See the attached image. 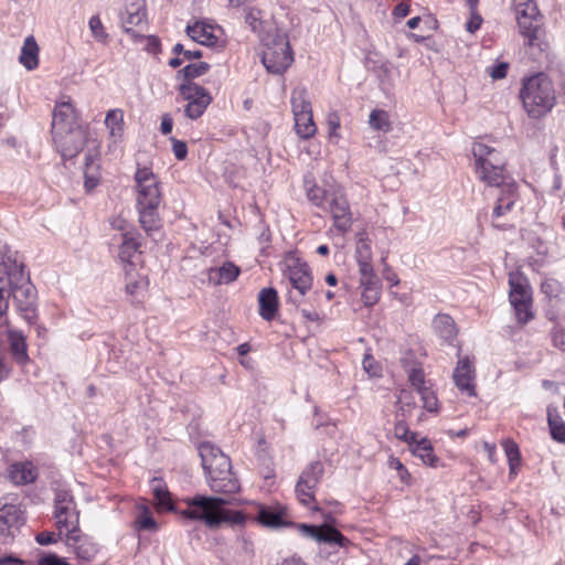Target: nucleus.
I'll return each instance as SVG.
<instances>
[{
  "instance_id": "f257e3e1",
  "label": "nucleus",
  "mask_w": 565,
  "mask_h": 565,
  "mask_svg": "<svg viewBox=\"0 0 565 565\" xmlns=\"http://www.w3.org/2000/svg\"><path fill=\"white\" fill-rule=\"evenodd\" d=\"M476 173L480 181L489 186L501 188V194L498 196L492 211V225L495 228L507 230L504 223L499 220L512 210L516 200V184L514 180L505 172L504 161L500 153L494 149L481 142H475L472 146Z\"/></svg>"
},
{
  "instance_id": "f03ea898",
  "label": "nucleus",
  "mask_w": 565,
  "mask_h": 565,
  "mask_svg": "<svg viewBox=\"0 0 565 565\" xmlns=\"http://www.w3.org/2000/svg\"><path fill=\"white\" fill-rule=\"evenodd\" d=\"M13 298L18 309L26 320L35 317L36 291L24 273L22 263H18L12 254H7L0 263V318L9 308V299Z\"/></svg>"
},
{
  "instance_id": "7ed1b4c3",
  "label": "nucleus",
  "mask_w": 565,
  "mask_h": 565,
  "mask_svg": "<svg viewBox=\"0 0 565 565\" xmlns=\"http://www.w3.org/2000/svg\"><path fill=\"white\" fill-rule=\"evenodd\" d=\"M186 508L180 514L186 519L203 521L210 529H215L222 523L243 524L245 515L241 511L224 509L232 501L222 497L194 495L185 500Z\"/></svg>"
},
{
  "instance_id": "20e7f679",
  "label": "nucleus",
  "mask_w": 565,
  "mask_h": 565,
  "mask_svg": "<svg viewBox=\"0 0 565 565\" xmlns=\"http://www.w3.org/2000/svg\"><path fill=\"white\" fill-rule=\"evenodd\" d=\"M202 467L212 491L223 494H233L239 491L238 480L232 472L230 458L211 443L199 446Z\"/></svg>"
},
{
  "instance_id": "39448f33",
  "label": "nucleus",
  "mask_w": 565,
  "mask_h": 565,
  "mask_svg": "<svg viewBox=\"0 0 565 565\" xmlns=\"http://www.w3.org/2000/svg\"><path fill=\"white\" fill-rule=\"evenodd\" d=\"M520 97L526 114L534 119L544 117L556 104L554 85L544 73L524 78Z\"/></svg>"
},
{
  "instance_id": "423d86ee",
  "label": "nucleus",
  "mask_w": 565,
  "mask_h": 565,
  "mask_svg": "<svg viewBox=\"0 0 565 565\" xmlns=\"http://www.w3.org/2000/svg\"><path fill=\"white\" fill-rule=\"evenodd\" d=\"M262 62L271 74H282L294 62L288 36L276 31L268 34Z\"/></svg>"
},
{
  "instance_id": "0eeeda50",
  "label": "nucleus",
  "mask_w": 565,
  "mask_h": 565,
  "mask_svg": "<svg viewBox=\"0 0 565 565\" xmlns=\"http://www.w3.org/2000/svg\"><path fill=\"white\" fill-rule=\"evenodd\" d=\"M509 284V299L516 319L520 323H527L533 319L531 289L522 276L510 275Z\"/></svg>"
},
{
  "instance_id": "6e6552de",
  "label": "nucleus",
  "mask_w": 565,
  "mask_h": 565,
  "mask_svg": "<svg viewBox=\"0 0 565 565\" xmlns=\"http://www.w3.org/2000/svg\"><path fill=\"white\" fill-rule=\"evenodd\" d=\"M323 472L324 469L322 462L313 461L309 463L301 472L295 488L296 497L299 502L313 511L320 510L317 505L311 507L310 504L315 502V491L323 476Z\"/></svg>"
},
{
  "instance_id": "1a4fd4ad",
  "label": "nucleus",
  "mask_w": 565,
  "mask_h": 565,
  "mask_svg": "<svg viewBox=\"0 0 565 565\" xmlns=\"http://www.w3.org/2000/svg\"><path fill=\"white\" fill-rule=\"evenodd\" d=\"M179 93L188 102L184 114L190 119L200 118L213 100L206 88L191 81L180 84Z\"/></svg>"
},
{
  "instance_id": "9d476101",
  "label": "nucleus",
  "mask_w": 565,
  "mask_h": 565,
  "mask_svg": "<svg viewBox=\"0 0 565 565\" xmlns=\"http://www.w3.org/2000/svg\"><path fill=\"white\" fill-rule=\"evenodd\" d=\"M137 206H159L161 191L159 180L149 168H139L135 173Z\"/></svg>"
},
{
  "instance_id": "9b49d317",
  "label": "nucleus",
  "mask_w": 565,
  "mask_h": 565,
  "mask_svg": "<svg viewBox=\"0 0 565 565\" xmlns=\"http://www.w3.org/2000/svg\"><path fill=\"white\" fill-rule=\"evenodd\" d=\"M323 211L330 213L333 226L338 232L344 234L351 230L353 223L352 212L342 188L337 186L333 189V193H331V198L327 203V209H323Z\"/></svg>"
},
{
  "instance_id": "f8f14e48",
  "label": "nucleus",
  "mask_w": 565,
  "mask_h": 565,
  "mask_svg": "<svg viewBox=\"0 0 565 565\" xmlns=\"http://www.w3.org/2000/svg\"><path fill=\"white\" fill-rule=\"evenodd\" d=\"M54 518L60 532H68L78 527L79 515L73 495L66 490H58L55 494Z\"/></svg>"
},
{
  "instance_id": "ddd939ff",
  "label": "nucleus",
  "mask_w": 565,
  "mask_h": 565,
  "mask_svg": "<svg viewBox=\"0 0 565 565\" xmlns=\"http://www.w3.org/2000/svg\"><path fill=\"white\" fill-rule=\"evenodd\" d=\"M286 275L291 287L298 292V296H296L292 291H289L288 300L294 305H299L300 298L303 297L312 286L311 270L306 263L299 259H292L287 266Z\"/></svg>"
},
{
  "instance_id": "4468645a",
  "label": "nucleus",
  "mask_w": 565,
  "mask_h": 565,
  "mask_svg": "<svg viewBox=\"0 0 565 565\" xmlns=\"http://www.w3.org/2000/svg\"><path fill=\"white\" fill-rule=\"evenodd\" d=\"M120 22L124 31L137 40L140 36L135 28L142 30L146 24V2L145 0H125L124 11L120 13Z\"/></svg>"
},
{
  "instance_id": "2eb2a0df",
  "label": "nucleus",
  "mask_w": 565,
  "mask_h": 565,
  "mask_svg": "<svg viewBox=\"0 0 565 565\" xmlns=\"http://www.w3.org/2000/svg\"><path fill=\"white\" fill-rule=\"evenodd\" d=\"M296 526L301 535L320 543L337 544L341 547H345L350 544L349 539H347L339 530L327 524L316 526L301 523Z\"/></svg>"
},
{
  "instance_id": "dca6fc26",
  "label": "nucleus",
  "mask_w": 565,
  "mask_h": 565,
  "mask_svg": "<svg viewBox=\"0 0 565 565\" xmlns=\"http://www.w3.org/2000/svg\"><path fill=\"white\" fill-rule=\"evenodd\" d=\"M457 388L472 397L476 396V369L475 360L470 356L460 358L452 374Z\"/></svg>"
},
{
  "instance_id": "f3484780",
  "label": "nucleus",
  "mask_w": 565,
  "mask_h": 565,
  "mask_svg": "<svg viewBox=\"0 0 565 565\" xmlns=\"http://www.w3.org/2000/svg\"><path fill=\"white\" fill-rule=\"evenodd\" d=\"M77 127L81 126L71 102L57 103L52 116V135H63Z\"/></svg>"
},
{
  "instance_id": "a211bd4d",
  "label": "nucleus",
  "mask_w": 565,
  "mask_h": 565,
  "mask_svg": "<svg viewBox=\"0 0 565 565\" xmlns=\"http://www.w3.org/2000/svg\"><path fill=\"white\" fill-rule=\"evenodd\" d=\"M53 139L62 157L64 159H71L83 149L86 136L85 131L81 127H77L63 135H53Z\"/></svg>"
},
{
  "instance_id": "6ab92c4d",
  "label": "nucleus",
  "mask_w": 565,
  "mask_h": 565,
  "mask_svg": "<svg viewBox=\"0 0 565 565\" xmlns=\"http://www.w3.org/2000/svg\"><path fill=\"white\" fill-rule=\"evenodd\" d=\"M65 543L78 558L84 561H90L97 553L96 545L81 532L79 527L65 533Z\"/></svg>"
},
{
  "instance_id": "aec40b11",
  "label": "nucleus",
  "mask_w": 565,
  "mask_h": 565,
  "mask_svg": "<svg viewBox=\"0 0 565 565\" xmlns=\"http://www.w3.org/2000/svg\"><path fill=\"white\" fill-rule=\"evenodd\" d=\"M257 509L256 519L263 526L277 529L291 525L290 522L285 520L286 509L279 504H259Z\"/></svg>"
},
{
  "instance_id": "412c9836",
  "label": "nucleus",
  "mask_w": 565,
  "mask_h": 565,
  "mask_svg": "<svg viewBox=\"0 0 565 565\" xmlns=\"http://www.w3.org/2000/svg\"><path fill=\"white\" fill-rule=\"evenodd\" d=\"M140 248V242L137 238L136 233L126 232L122 234V242L119 246L118 257L121 262L124 269L136 268L138 258V250Z\"/></svg>"
},
{
  "instance_id": "4be33fe9",
  "label": "nucleus",
  "mask_w": 565,
  "mask_h": 565,
  "mask_svg": "<svg viewBox=\"0 0 565 565\" xmlns=\"http://www.w3.org/2000/svg\"><path fill=\"white\" fill-rule=\"evenodd\" d=\"M213 25L196 21L186 26V34L195 42L205 46H216L218 36L215 34Z\"/></svg>"
},
{
  "instance_id": "5701e85b",
  "label": "nucleus",
  "mask_w": 565,
  "mask_h": 565,
  "mask_svg": "<svg viewBox=\"0 0 565 565\" xmlns=\"http://www.w3.org/2000/svg\"><path fill=\"white\" fill-rule=\"evenodd\" d=\"M239 268L231 262H225L220 267L207 269L206 276L211 285H226L233 282L239 275Z\"/></svg>"
},
{
  "instance_id": "b1692460",
  "label": "nucleus",
  "mask_w": 565,
  "mask_h": 565,
  "mask_svg": "<svg viewBox=\"0 0 565 565\" xmlns=\"http://www.w3.org/2000/svg\"><path fill=\"white\" fill-rule=\"evenodd\" d=\"M139 213V223L145 232L154 237L160 233L161 220L159 217V206H137Z\"/></svg>"
},
{
  "instance_id": "393cba45",
  "label": "nucleus",
  "mask_w": 565,
  "mask_h": 565,
  "mask_svg": "<svg viewBox=\"0 0 565 565\" xmlns=\"http://www.w3.org/2000/svg\"><path fill=\"white\" fill-rule=\"evenodd\" d=\"M9 349L13 360L19 365H24L29 362L28 344L25 337L15 330H8Z\"/></svg>"
},
{
  "instance_id": "a878e982",
  "label": "nucleus",
  "mask_w": 565,
  "mask_h": 565,
  "mask_svg": "<svg viewBox=\"0 0 565 565\" xmlns=\"http://www.w3.org/2000/svg\"><path fill=\"white\" fill-rule=\"evenodd\" d=\"M259 315L263 319L270 321L278 309V295L274 288H263L258 295Z\"/></svg>"
},
{
  "instance_id": "bb28decb",
  "label": "nucleus",
  "mask_w": 565,
  "mask_h": 565,
  "mask_svg": "<svg viewBox=\"0 0 565 565\" xmlns=\"http://www.w3.org/2000/svg\"><path fill=\"white\" fill-rule=\"evenodd\" d=\"M435 333L445 342H452L457 335V328L454 319L449 315L439 313L433 320Z\"/></svg>"
},
{
  "instance_id": "cd10ccee",
  "label": "nucleus",
  "mask_w": 565,
  "mask_h": 565,
  "mask_svg": "<svg viewBox=\"0 0 565 565\" xmlns=\"http://www.w3.org/2000/svg\"><path fill=\"white\" fill-rule=\"evenodd\" d=\"M8 475L9 479L18 486L31 483L36 479V470L31 462L11 465Z\"/></svg>"
},
{
  "instance_id": "c85d7f7f",
  "label": "nucleus",
  "mask_w": 565,
  "mask_h": 565,
  "mask_svg": "<svg viewBox=\"0 0 565 565\" xmlns=\"http://www.w3.org/2000/svg\"><path fill=\"white\" fill-rule=\"evenodd\" d=\"M19 61L28 71H33L39 66V45L33 35H29L24 40Z\"/></svg>"
},
{
  "instance_id": "c756f323",
  "label": "nucleus",
  "mask_w": 565,
  "mask_h": 565,
  "mask_svg": "<svg viewBox=\"0 0 565 565\" xmlns=\"http://www.w3.org/2000/svg\"><path fill=\"white\" fill-rule=\"evenodd\" d=\"M305 188L308 200L320 209H327V203L331 198V193H333V189L337 186H330L329 189H323L318 186L313 181L308 179L305 180Z\"/></svg>"
},
{
  "instance_id": "7c9ffc66",
  "label": "nucleus",
  "mask_w": 565,
  "mask_h": 565,
  "mask_svg": "<svg viewBox=\"0 0 565 565\" xmlns=\"http://www.w3.org/2000/svg\"><path fill=\"white\" fill-rule=\"evenodd\" d=\"M151 492L154 498L156 508L159 511H171L173 510V503L170 498V493L162 482V480L158 478H153L150 481Z\"/></svg>"
},
{
  "instance_id": "2f4dec72",
  "label": "nucleus",
  "mask_w": 565,
  "mask_h": 565,
  "mask_svg": "<svg viewBox=\"0 0 565 565\" xmlns=\"http://www.w3.org/2000/svg\"><path fill=\"white\" fill-rule=\"evenodd\" d=\"M292 114L300 116L302 114H312L311 103L308 98V92L305 87H296L291 92Z\"/></svg>"
},
{
  "instance_id": "473e14b6",
  "label": "nucleus",
  "mask_w": 565,
  "mask_h": 565,
  "mask_svg": "<svg viewBox=\"0 0 565 565\" xmlns=\"http://www.w3.org/2000/svg\"><path fill=\"white\" fill-rule=\"evenodd\" d=\"M105 126L115 141L121 138L124 131V111L119 108L110 109L106 114Z\"/></svg>"
},
{
  "instance_id": "72a5a7b5",
  "label": "nucleus",
  "mask_w": 565,
  "mask_h": 565,
  "mask_svg": "<svg viewBox=\"0 0 565 565\" xmlns=\"http://www.w3.org/2000/svg\"><path fill=\"white\" fill-rule=\"evenodd\" d=\"M403 366L408 374V380L417 391L428 387L425 382V374L422 364L415 361H403Z\"/></svg>"
},
{
  "instance_id": "f704fd0d",
  "label": "nucleus",
  "mask_w": 565,
  "mask_h": 565,
  "mask_svg": "<svg viewBox=\"0 0 565 565\" xmlns=\"http://www.w3.org/2000/svg\"><path fill=\"white\" fill-rule=\"evenodd\" d=\"M413 445L414 456L418 457L423 461V463L428 465L430 467L437 466L438 459L434 455L433 446L427 439L424 438L420 441L416 439V441Z\"/></svg>"
},
{
  "instance_id": "c9c22d12",
  "label": "nucleus",
  "mask_w": 565,
  "mask_h": 565,
  "mask_svg": "<svg viewBox=\"0 0 565 565\" xmlns=\"http://www.w3.org/2000/svg\"><path fill=\"white\" fill-rule=\"evenodd\" d=\"M295 129L297 135L302 139H309L315 136L317 131L312 114H302L295 116Z\"/></svg>"
},
{
  "instance_id": "e433bc0d",
  "label": "nucleus",
  "mask_w": 565,
  "mask_h": 565,
  "mask_svg": "<svg viewBox=\"0 0 565 565\" xmlns=\"http://www.w3.org/2000/svg\"><path fill=\"white\" fill-rule=\"evenodd\" d=\"M124 270H125L126 280H127L126 292L128 295L135 296L140 290H143L147 287V285H148L147 279L142 275L137 273L136 268L124 269Z\"/></svg>"
},
{
  "instance_id": "4c0bfd02",
  "label": "nucleus",
  "mask_w": 565,
  "mask_h": 565,
  "mask_svg": "<svg viewBox=\"0 0 565 565\" xmlns=\"http://www.w3.org/2000/svg\"><path fill=\"white\" fill-rule=\"evenodd\" d=\"M138 514L136 518V524L139 530L154 532L158 530V524L153 519L149 507L145 503L137 507Z\"/></svg>"
},
{
  "instance_id": "58836bf2",
  "label": "nucleus",
  "mask_w": 565,
  "mask_h": 565,
  "mask_svg": "<svg viewBox=\"0 0 565 565\" xmlns=\"http://www.w3.org/2000/svg\"><path fill=\"white\" fill-rule=\"evenodd\" d=\"M540 21L541 18H527L525 19V23H518L521 34L524 35V38L527 39L529 45H534L535 42L539 40L540 35Z\"/></svg>"
},
{
  "instance_id": "ea45409f",
  "label": "nucleus",
  "mask_w": 565,
  "mask_h": 565,
  "mask_svg": "<svg viewBox=\"0 0 565 565\" xmlns=\"http://www.w3.org/2000/svg\"><path fill=\"white\" fill-rule=\"evenodd\" d=\"M515 11L518 23L524 24L525 19L527 18H541L536 2L534 0H526L525 2L518 3Z\"/></svg>"
},
{
  "instance_id": "a19ab883",
  "label": "nucleus",
  "mask_w": 565,
  "mask_h": 565,
  "mask_svg": "<svg viewBox=\"0 0 565 565\" xmlns=\"http://www.w3.org/2000/svg\"><path fill=\"white\" fill-rule=\"evenodd\" d=\"M369 124L375 130L388 131L391 129L390 117L385 110L374 109L370 114Z\"/></svg>"
},
{
  "instance_id": "79ce46f5",
  "label": "nucleus",
  "mask_w": 565,
  "mask_h": 565,
  "mask_svg": "<svg viewBox=\"0 0 565 565\" xmlns=\"http://www.w3.org/2000/svg\"><path fill=\"white\" fill-rule=\"evenodd\" d=\"M210 70V65L205 62L189 64L179 71V76H183L185 82L204 75Z\"/></svg>"
},
{
  "instance_id": "37998d69",
  "label": "nucleus",
  "mask_w": 565,
  "mask_h": 565,
  "mask_svg": "<svg viewBox=\"0 0 565 565\" xmlns=\"http://www.w3.org/2000/svg\"><path fill=\"white\" fill-rule=\"evenodd\" d=\"M88 28L92 32L93 38L100 43L108 42V33L106 32L100 18L98 15H93L88 21Z\"/></svg>"
},
{
  "instance_id": "c03bdc74",
  "label": "nucleus",
  "mask_w": 565,
  "mask_h": 565,
  "mask_svg": "<svg viewBox=\"0 0 565 565\" xmlns=\"http://www.w3.org/2000/svg\"><path fill=\"white\" fill-rule=\"evenodd\" d=\"M355 258L356 260H372L371 241L363 234L359 236L356 242Z\"/></svg>"
},
{
  "instance_id": "a18cd8bd",
  "label": "nucleus",
  "mask_w": 565,
  "mask_h": 565,
  "mask_svg": "<svg viewBox=\"0 0 565 565\" xmlns=\"http://www.w3.org/2000/svg\"><path fill=\"white\" fill-rule=\"evenodd\" d=\"M547 420L552 438L558 443H565V423L553 417L551 413H548Z\"/></svg>"
},
{
  "instance_id": "49530a36",
  "label": "nucleus",
  "mask_w": 565,
  "mask_h": 565,
  "mask_svg": "<svg viewBox=\"0 0 565 565\" xmlns=\"http://www.w3.org/2000/svg\"><path fill=\"white\" fill-rule=\"evenodd\" d=\"M422 401L423 407L428 412H437L438 409V399L436 393L431 390V387L423 388L418 392Z\"/></svg>"
},
{
  "instance_id": "de8ad7c7",
  "label": "nucleus",
  "mask_w": 565,
  "mask_h": 565,
  "mask_svg": "<svg viewBox=\"0 0 565 565\" xmlns=\"http://www.w3.org/2000/svg\"><path fill=\"white\" fill-rule=\"evenodd\" d=\"M394 435L396 438L413 445L417 439L416 433H411L404 420H397L394 426Z\"/></svg>"
},
{
  "instance_id": "09e8293b",
  "label": "nucleus",
  "mask_w": 565,
  "mask_h": 565,
  "mask_svg": "<svg viewBox=\"0 0 565 565\" xmlns=\"http://www.w3.org/2000/svg\"><path fill=\"white\" fill-rule=\"evenodd\" d=\"M145 42L143 50H146L148 53L151 54H158L161 49V42L159 38L154 35L145 36L140 34V36L137 40H134V42Z\"/></svg>"
},
{
  "instance_id": "8fccbe9b",
  "label": "nucleus",
  "mask_w": 565,
  "mask_h": 565,
  "mask_svg": "<svg viewBox=\"0 0 565 565\" xmlns=\"http://www.w3.org/2000/svg\"><path fill=\"white\" fill-rule=\"evenodd\" d=\"M397 403L399 404V411L403 416L415 407V402L411 392L405 390L401 391Z\"/></svg>"
},
{
  "instance_id": "3c124183",
  "label": "nucleus",
  "mask_w": 565,
  "mask_h": 565,
  "mask_svg": "<svg viewBox=\"0 0 565 565\" xmlns=\"http://www.w3.org/2000/svg\"><path fill=\"white\" fill-rule=\"evenodd\" d=\"M381 296V288H365L362 290V301L366 307L374 306Z\"/></svg>"
},
{
  "instance_id": "603ef678",
  "label": "nucleus",
  "mask_w": 565,
  "mask_h": 565,
  "mask_svg": "<svg viewBox=\"0 0 565 565\" xmlns=\"http://www.w3.org/2000/svg\"><path fill=\"white\" fill-rule=\"evenodd\" d=\"M63 532L56 534L55 532H40L35 536V541L40 545H50L56 543L62 537Z\"/></svg>"
},
{
  "instance_id": "864d4df0",
  "label": "nucleus",
  "mask_w": 565,
  "mask_h": 565,
  "mask_svg": "<svg viewBox=\"0 0 565 565\" xmlns=\"http://www.w3.org/2000/svg\"><path fill=\"white\" fill-rule=\"evenodd\" d=\"M38 565H70L64 558L53 553H42L39 556Z\"/></svg>"
},
{
  "instance_id": "5fc2aeb1",
  "label": "nucleus",
  "mask_w": 565,
  "mask_h": 565,
  "mask_svg": "<svg viewBox=\"0 0 565 565\" xmlns=\"http://www.w3.org/2000/svg\"><path fill=\"white\" fill-rule=\"evenodd\" d=\"M245 22L256 31L260 25V11L255 8H248L245 12Z\"/></svg>"
},
{
  "instance_id": "6e6d98bb",
  "label": "nucleus",
  "mask_w": 565,
  "mask_h": 565,
  "mask_svg": "<svg viewBox=\"0 0 565 565\" xmlns=\"http://www.w3.org/2000/svg\"><path fill=\"white\" fill-rule=\"evenodd\" d=\"M173 53L177 55L182 54L184 60H196L202 57V52L200 50H184L183 45L177 43L173 46Z\"/></svg>"
},
{
  "instance_id": "4d7b16f0",
  "label": "nucleus",
  "mask_w": 565,
  "mask_h": 565,
  "mask_svg": "<svg viewBox=\"0 0 565 565\" xmlns=\"http://www.w3.org/2000/svg\"><path fill=\"white\" fill-rule=\"evenodd\" d=\"M172 151L178 160H184L188 156V147L184 141L171 138Z\"/></svg>"
},
{
  "instance_id": "13d9d810",
  "label": "nucleus",
  "mask_w": 565,
  "mask_h": 565,
  "mask_svg": "<svg viewBox=\"0 0 565 565\" xmlns=\"http://www.w3.org/2000/svg\"><path fill=\"white\" fill-rule=\"evenodd\" d=\"M503 446H504V450H505L508 460L520 462L521 456H520L518 445L511 440H507V441H504Z\"/></svg>"
},
{
  "instance_id": "bf43d9fd",
  "label": "nucleus",
  "mask_w": 565,
  "mask_h": 565,
  "mask_svg": "<svg viewBox=\"0 0 565 565\" xmlns=\"http://www.w3.org/2000/svg\"><path fill=\"white\" fill-rule=\"evenodd\" d=\"M509 64L505 62H500L492 67L489 68V75L493 79H502L508 74Z\"/></svg>"
},
{
  "instance_id": "052dcab7",
  "label": "nucleus",
  "mask_w": 565,
  "mask_h": 565,
  "mask_svg": "<svg viewBox=\"0 0 565 565\" xmlns=\"http://www.w3.org/2000/svg\"><path fill=\"white\" fill-rule=\"evenodd\" d=\"M360 286L362 290L365 288H382L381 281L376 275L360 278Z\"/></svg>"
},
{
  "instance_id": "680f3d73",
  "label": "nucleus",
  "mask_w": 565,
  "mask_h": 565,
  "mask_svg": "<svg viewBox=\"0 0 565 565\" xmlns=\"http://www.w3.org/2000/svg\"><path fill=\"white\" fill-rule=\"evenodd\" d=\"M359 264V273L361 278L369 277L375 275L373 266L371 264L372 260H356Z\"/></svg>"
},
{
  "instance_id": "e2e57ef3",
  "label": "nucleus",
  "mask_w": 565,
  "mask_h": 565,
  "mask_svg": "<svg viewBox=\"0 0 565 565\" xmlns=\"http://www.w3.org/2000/svg\"><path fill=\"white\" fill-rule=\"evenodd\" d=\"M98 175L92 170H85V188L90 191L98 184Z\"/></svg>"
},
{
  "instance_id": "0e129e2a",
  "label": "nucleus",
  "mask_w": 565,
  "mask_h": 565,
  "mask_svg": "<svg viewBox=\"0 0 565 565\" xmlns=\"http://www.w3.org/2000/svg\"><path fill=\"white\" fill-rule=\"evenodd\" d=\"M328 128H329V135L337 136V130L340 128V119L337 114H330L328 116Z\"/></svg>"
},
{
  "instance_id": "69168bd1",
  "label": "nucleus",
  "mask_w": 565,
  "mask_h": 565,
  "mask_svg": "<svg viewBox=\"0 0 565 565\" xmlns=\"http://www.w3.org/2000/svg\"><path fill=\"white\" fill-rule=\"evenodd\" d=\"M172 127H173V119H172L171 115L164 114L161 117V126H160L161 132L163 135H168L172 131Z\"/></svg>"
},
{
  "instance_id": "338daca9",
  "label": "nucleus",
  "mask_w": 565,
  "mask_h": 565,
  "mask_svg": "<svg viewBox=\"0 0 565 565\" xmlns=\"http://www.w3.org/2000/svg\"><path fill=\"white\" fill-rule=\"evenodd\" d=\"M481 22H482V18L479 14H477V13L472 14L470 20L466 24L467 31H469L470 33L476 32L480 28Z\"/></svg>"
},
{
  "instance_id": "774afa93",
  "label": "nucleus",
  "mask_w": 565,
  "mask_h": 565,
  "mask_svg": "<svg viewBox=\"0 0 565 565\" xmlns=\"http://www.w3.org/2000/svg\"><path fill=\"white\" fill-rule=\"evenodd\" d=\"M542 291L550 297L556 296L557 292V282L554 280H546L542 284Z\"/></svg>"
}]
</instances>
